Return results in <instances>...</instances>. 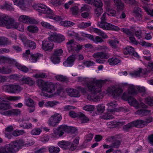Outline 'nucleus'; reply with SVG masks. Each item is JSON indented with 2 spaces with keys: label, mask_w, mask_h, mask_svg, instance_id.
Returning a JSON list of instances; mask_svg holds the SVG:
<instances>
[{
  "label": "nucleus",
  "mask_w": 153,
  "mask_h": 153,
  "mask_svg": "<svg viewBox=\"0 0 153 153\" xmlns=\"http://www.w3.org/2000/svg\"><path fill=\"white\" fill-rule=\"evenodd\" d=\"M71 144L70 142L64 140L59 141L58 143L59 146L65 149H69Z\"/></svg>",
  "instance_id": "19"
},
{
  "label": "nucleus",
  "mask_w": 153,
  "mask_h": 153,
  "mask_svg": "<svg viewBox=\"0 0 153 153\" xmlns=\"http://www.w3.org/2000/svg\"><path fill=\"white\" fill-rule=\"evenodd\" d=\"M93 56L95 58L106 59L109 57L110 55L107 53L100 52L94 53Z\"/></svg>",
  "instance_id": "18"
},
{
  "label": "nucleus",
  "mask_w": 153,
  "mask_h": 153,
  "mask_svg": "<svg viewBox=\"0 0 153 153\" xmlns=\"http://www.w3.org/2000/svg\"><path fill=\"white\" fill-rule=\"evenodd\" d=\"M137 94L135 86L133 85H130L129 87L128 92H124L122 96V99L128 101V103L131 105H132L135 108H146V106L142 102L139 103L136 100L133 98L132 95Z\"/></svg>",
  "instance_id": "1"
},
{
  "label": "nucleus",
  "mask_w": 153,
  "mask_h": 153,
  "mask_svg": "<svg viewBox=\"0 0 153 153\" xmlns=\"http://www.w3.org/2000/svg\"><path fill=\"white\" fill-rule=\"evenodd\" d=\"M68 35L70 36H73L76 39L80 40L82 39L79 36V35L77 33L74 32L73 31H69L68 33Z\"/></svg>",
  "instance_id": "46"
},
{
  "label": "nucleus",
  "mask_w": 153,
  "mask_h": 153,
  "mask_svg": "<svg viewBox=\"0 0 153 153\" xmlns=\"http://www.w3.org/2000/svg\"><path fill=\"white\" fill-rule=\"evenodd\" d=\"M65 39V37L63 35L61 34H56V42L60 43L63 41Z\"/></svg>",
  "instance_id": "54"
},
{
  "label": "nucleus",
  "mask_w": 153,
  "mask_h": 153,
  "mask_svg": "<svg viewBox=\"0 0 153 153\" xmlns=\"http://www.w3.org/2000/svg\"><path fill=\"white\" fill-rule=\"evenodd\" d=\"M27 41V44L30 48L33 50L36 48V44L35 42L30 40H28Z\"/></svg>",
  "instance_id": "41"
},
{
  "label": "nucleus",
  "mask_w": 153,
  "mask_h": 153,
  "mask_svg": "<svg viewBox=\"0 0 153 153\" xmlns=\"http://www.w3.org/2000/svg\"><path fill=\"white\" fill-rule=\"evenodd\" d=\"M136 88L138 91L141 94L142 96H144L146 93L145 88L143 86H137Z\"/></svg>",
  "instance_id": "38"
},
{
  "label": "nucleus",
  "mask_w": 153,
  "mask_h": 153,
  "mask_svg": "<svg viewBox=\"0 0 153 153\" xmlns=\"http://www.w3.org/2000/svg\"><path fill=\"white\" fill-rule=\"evenodd\" d=\"M50 19H53L56 21H61L62 19L60 16L55 15L54 13L52 14L51 15L49 16Z\"/></svg>",
  "instance_id": "56"
},
{
  "label": "nucleus",
  "mask_w": 153,
  "mask_h": 153,
  "mask_svg": "<svg viewBox=\"0 0 153 153\" xmlns=\"http://www.w3.org/2000/svg\"><path fill=\"white\" fill-rule=\"evenodd\" d=\"M11 41L5 37H0V45H8L10 44Z\"/></svg>",
  "instance_id": "37"
},
{
  "label": "nucleus",
  "mask_w": 153,
  "mask_h": 153,
  "mask_svg": "<svg viewBox=\"0 0 153 153\" xmlns=\"http://www.w3.org/2000/svg\"><path fill=\"white\" fill-rule=\"evenodd\" d=\"M58 104H59V102L58 101H48L46 102L45 104V105L46 106L52 107L54 105Z\"/></svg>",
  "instance_id": "57"
},
{
  "label": "nucleus",
  "mask_w": 153,
  "mask_h": 153,
  "mask_svg": "<svg viewBox=\"0 0 153 153\" xmlns=\"http://www.w3.org/2000/svg\"><path fill=\"white\" fill-rule=\"evenodd\" d=\"M19 20L20 22L25 23H30V22L36 23V22L35 20H33V21H31L29 17L24 15L21 16L19 19Z\"/></svg>",
  "instance_id": "17"
},
{
  "label": "nucleus",
  "mask_w": 153,
  "mask_h": 153,
  "mask_svg": "<svg viewBox=\"0 0 153 153\" xmlns=\"http://www.w3.org/2000/svg\"><path fill=\"white\" fill-rule=\"evenodd\" d=\"M119 57L116 56H113L110 58L108 60V62L109 64L111 65H117L120 62Z\"/></svg>",
  "instance_id": "20"
},
{
  "label": "nucleus",
  "mask_w": 153,
  "mask_h": 153,
  "mask_svg": "<svg viewBox=\"0 0 153 153\" xmlns=\"http://www.w3.org/2000/svg\"><path fill=\"white\" fill-rule=\"evenodd\" d=\"M17 64L16 67L19 70L25 73H27L28 71V68L25 66L22 65L18 62Z\"/></svg>",
  "instance_id": "39"
},
{
  "label": "nucleus",
  "mask_w": 153,
  "mask_h": 153,
  "mask_svg": "<svg viewBox=\"0 0 153 153\" xmlns=\"http://www.w3.org/2000/svg\"><path fill=\"white\" fill-rule=\"evenodd\" d=\"M120 144V142L119 140H116L111 144L109 147H112L115 148H118Z\"/></svg>",
  "instance_id": "52"
},
{
  "label": "nucleus",
  "mask_w": 153,
  "mask_h": 153,
  "mask_svg": "<svg viewBox=\"0 0 153 153\" xmlns=\"http://www.w3.org/2000/svg\"><path fill=\"white\" fill-rule=\"evenodd\" d=\"M94 4L97 7H102L103 4L101 0H94Z\"/></svg>",
  "instance_id": "63"
},
{
  "label": "nucleus",
  "mask_w": 153,
  "mask_h": 153,
  "mask_svg": "<svg viewBox=\"0 0 153 153\" xmlns=\"http://www.w3.org/2000/svg\"><path fill=\"white\" fill-rule=\"evenodd\" d=\"M41 25L42 26L47 29H53L54 27L51 25L49 23L45 22H41Z\"/></svg>",
  "instance_id": "45"
},
{
  "label": "nucleus",
  "mask_w": 153,
  "mask_h": 153,
  "mask_svg": "<svg viewBox=\"0 0 153 153\" xmlns=\"http://www.w3.org/2000/svg\"><path fill=\"white\" fill-rule=\"evenodd\" d=\"M134 12L139 20L141 19L142 13L141 9L140 8L138 7H136L134 9Z\"/></svg>",
  "instance_id": "33"
},
{
  "label": "nucleus",
  "mask_w": 153,
  "mask_h": 153,
  "mask_svg": "<svg viewBox=\"0 0 153 153\" xmlns=\"http://www.w3.org/2000/svg\"><path fill=\"white\" fill-rule=\"evenodd\" d=\"M24 140L20 139L16 141L12 142L9 144L11 146V148L12 149H13L12 150L14 153H15L19 150L20 147L24 146Z\"/></svg>",
  "instance_id": "8"
},
{
  "label": "nucleus",
  "mask_w": 153,
  "mask_h": 153,
  "mask_svg": "<svg viewBox=\"0 0 153 153\" xmlns=\"http://www.w3.org/2000/svg\"><path fill=\"white\" fill-rule=\"evenodd\" d=\"M150 112L151 111L150 110L141 109L137 110L135 112V114L138 115L140 117H142L149 115Z\"/></svg>",
  "instance_id": "21"
},
{
  "label": "nucleus",
  "mask_w": 153,
  "mask_h": 153,
  "mask_svg": "<svg viewBox=\"0 0 153 153\" xmlns=\"http://www.w3.org/2000/svg\"><path fill=\"white\" fill-rule=\"evenodd\" d=\"M134 126L139 128H142L145 125L144 123V120H137L133 121Z\"/></svg>",
  "instance_id": "23"
},
{
  "label": "nucleus",
  "mask_w": 153,
  "mask_h": 153,
  "mask_svg": "<svg viewBox=\"0 0 153 153\" xmlns=\"http://www.w3.org/2000/svg\"><path fill=\"white\" fill-rule=\"evenodd\" d=\"M66 91L68 95L71 97H78L80 95L78 91L76 89L68 88L66 89Z\"/></svg>",
  "instance_id": "14"
},
{
  "label": "nucleus",
  "mask_w": 153,
  "mask_h": 153,
  "mask_svg": "<svg viewBox=\"0 0 153 153\" xmlns=\"http://www.w3.org/2000/svg\"><path fill=\"white\" fill-rule=\"evenodd\" d=\"M28 30L32 33H37L39 30L38 27L34 25H31L27 27Z\"/></svg>",
  "instance_id": "40"
},
{
  "label": "nucleus",
  "mask_w": 153,
  "mask_h": 153,
  "mask_svg": "<svg viewBox=\"0 0 153 153\" xmlns=\"http://www.w3.org/2000/svg\"><path fill=\"white\" fill-rule=\"evenodd\" d=\"M15 5H17L21 9L26 10L27 8V1L24 0H12Z\"/></svg>",
  "instance_id": "12"
},
{
  "label": "nucleus",
  "mask_w": 153,
  "mask_h": 153,
  "mask_svg": "<svg viewBox=\"0 0 153 153\" xmlns=\"http://www.w3.org/2000/svg\"><path fill=\"white\" fill-rule=\"evenodd\" d=\"M45 12H43V13L46 14L48 15L47 17L49 18V16L52 15V14H54V12H53V11L50 8L47 7L45 8Z\"/></svg>",
  "instance_id": "59"
},
{
  "label": "nucleus",
  "mask_w": 153,
  "mask_h": 153,
  "mask_svg": "<svg viewBox=\"0 0 153 153\" xmlns=\"http://www.w3.org/2000/svg\"><path fill=\"white\" fill-rule=\"evenodd\" d=\"M101 81H104L102 83H95L94 84V85L95 86V87L99 86V85H100V90L98 92H97L94 90L92 91H89L91 92L88 95L87 97V99L91 101H94L95 102H97L100 100L101 98L102 97L101 95L99 93L101 91V88L102 86V84L105 83L107 81L106 80H100Z\"/></svg>",
  "instance_id": "3"
},
{
  "label": "nucleus",
  "mask_w": 153,
  "mask_h": 153,
  "mask_svg": "<svg viewBox=\"0 0 153 153\" xmlns=\"http://www.w3.org/2000/svg\"><path fill=\"white\" fill-rule=\"evenodd\" d=\"M12 4H8L7 3L3 5H2L1 7V8L2 9H6L7 10H13V7L11 6Z\"/></svg>",
  "instance_id": "49"
},
{
  "label": "nucleus",
  "mask_w": 153,
  "mask_h": 153,
  "mask_svg": "<svg viewBox=\"0 0 153 153\" xmlns=\"http://www.w3.org/2000/svg\"><path fill=\"white\" fill-rule=\"evenodd\" d=\"M97 109L99 113H102L105 110V106L102 104L99 105L97 106Z\"/></svg>",
  "instance_id": "62"
},
{
  "label": "nucleus",
  "mask_w": 153,
  "mask_h": 153,
  "mask_svg": "<svg viewBox=\"0 0 153 153\" xmlns=\"http://www.w3.org/2000/svg\"><path fill=\"white\" fill-rule=\"evenodd\" d=\"M56 33H51L50 36L48 37V39L50 41L56 42Z\"/></svg>",
  "instance_id": "58"
},
{
  "label": "nucleus",
  "mask_w": 153,
  "mask_h": 153,
  "mask_svg": "<svg viewBox=\"0 0 153 153\" xmlns=\"http://www.w3.org/2000/svg\"><path fill=\"white\" fill-rule=\"evenodd\" d=\"M108 42L113 48L114 49L118 48L119 42L118 40L116 39L109 40L108 41Z\"/></svg>",
  "instance_id": "25"
},
{
  "label": "nucleus",
  "mask_w": 153,
  "mask_h": 153,
  "mask_svg": "<svg viewBox=\"0 0 153 153\" xmlns=\"http://www.w3.org/2000/svg\"><path fill=\"white\" fill-rule=\"evenodd\" d=\"M52 62L54 64H58L60 62V57L52 54L51 57Z\"/></svg>",
  "instance_id": "50"
},
{
  "label": "nucleus",
  "mask_w": 153,
  "mask_h": 153,
  "mask_svg": "<svg viewBox=\"0 0 153 153\" xmlns=\"http://www.w3.org/2000/svg\"><path fill=\"white\" fill-rule=\"evenodd\" d=\"M22 81L30 86H33L35 84V82L32 80L31 78L29 77H24L22 78Z\"/></svg>",
  "instance_id": "22"
},
{
  "label": "nucleus",
  "mask_w": 153,
  "mask_h": 153,
  "mask_svg": "<svg viewBox=\"0 0 153 153\" xmlns=\"http://www.w3.org/2000/svg\"><path fill=\"white\" fill-rule=\"evenodd\" d=\"M114 2L118 10H121L123 9L124 4L121 0H114Z\"/></svg>",
  "instance_id": "31"
},
{
  "label": "nucleus",
  "mask_w": 153,
  "mask_h": 153,
  "mask_svg": "<svg viewBox=\"0 0 153 153\" xmlns=\"http://www.w3.org/2000/svg\"><path fill=\"white\" fill-rule=\"evenodd\" d=\"M53 43L44 40L42 42V49L45 51H51L53 48Z\"/></svg>",
  "instance_id": "11"
},
{
  "label": "nucleus",
  "mask_w": 153,
  "mask_h": 153,
  "mask_svg": "<svg viewBox=\"0 0 153 153\" xmlns=\"http://www.w3.org/2000/svg\"><path fill=\"white\" fill-rule=\"evenodd\" d=\"M76 56L74 54L69 56L66 61L63 63V65L65 66H70L73 64L74 62L76 59Z\"/></svg>",
  "instance_id": "16"
},
{
  "label": "nucleus",
  "mask_w": 153,
  "mask_h": 153,
  "mask_svg": "<svg viewBox=\"0 0 153 153\" xmlns=\"http://www.w3.org/2000/svg\"><path fill=\"white\" fill-rule=\"evenodd\" d=\"M134 49L131 46H128L123 51L125 55H131L134 52Z\"/></svg>",
  "instance_id": "36"
},
{
  "label": "nucleus",
  "mask_w": 153,
  "mask_h": 153,
  "mask_svg": "<svg viewBox=\"0 0 153 153\" xmlns=\"http://www.w3.org/2000/svg\"><path fill=\"white\" fill-rule=\"evenodd\" d=\"M48 150L51 153H57L60 150L59 147H56L53 146H51L48 147Z\"/></svg>",
  "instance_id": "48"
},
{
  "label": "nucleus",
  "mask_w": 153,
  "mask_h": 153,
  "mask_svg": "<svg viewBox=\"0 0 153 153\" xmlns=\"http://www.w3.org/2000/svg\"><path fill=\"white\" fill-rule=\"evenodd\" d=\"M6 62V63L9 64H13L16 67L17 65V63H18L14 59L7 57Z\"/></svg>",
  "instance_id": "55"
},
{
  "label": "nucleus",
  "mask_w": 153,
  "mask_h": 153,
  "mask_svg": "<svg viewBox=\"0 0 153 153\" xmlns=\"http://www.w3.org/2000/svg\"><path fill=\"white\" fill-rule=\"evenodd\" d=\"M91 23L90 22H82L79 24L78 26L81 29L85 28L91 26Z\"/></svg>",
  "instance_id": "44"
},
{
  "label": "nucleus",
  "mask_w": 153,
  "mask_h": 153,
  "mask_svg": "<svg viewBox=\"0 0 153 153\" xmlns=\"http://www.w3.org/2000/svg\"><path fill=\"white\" fill-rule=\"evenodd\" d=\"M133 127H134V126L132 121L124 126L123 127V129L124 131H128L131 129Z\"/></svg>",
  "instance_id": "42"
},
{
  "label": "nucleus",
  "mask_w": 153,
  "mask_h": 153,
  "mask_svg": "<svg viewBox=\"0 0 153 153\" xmlns=\"http://www.w3.org/2000/svg\"><path fill=\"white\" fill-rule=\"evenodd\" d=\"M62 119V116L60 114H55L48 119V124L49 126L53 127L56 126Z\"/></svg>",
  "instance_id": "6"
},
{
  "label": "nucleus",
  "mask_w": 153,
  "mask_h": 153,
  "mask_svg": "<svg viewBox=\"0 0 153 153\" xmlns=\"http://www.w3.org/2000/svg\"><path fill=\"white\" fill-rule=\"evenodd\" d=\"M36 10L39 12L42 13L45 12V10L47 7L43 4H39L36 5L35 6Z\"/></svg>",
  "instance_id": "29"
},
{
  "label": "nucleus",
  "mask_w": 153,
  "mask_h": 153,
  "mask_svg": "<svg viewBox=\"0 0 153 153\" xmlns=\"http://www.w3.org/2000/svg\"><path fill=\"white\" fill-rule=\"evenodd\" d=\"M68 126L65 125H61L57 129L54 130L53 136V137L59 138L61 137L64 132L67 133Z\"/></svg>",
  "instance_id": "7"
},
{
  "label": "nucleus",
  "mask_w": 153,
  "mask_h": 153,
  "mask_svg": "<svg viewBox=\"0 0 153 153\" xmlns=\"http://www.w3.org/2000/svg\"><path fill=\"white\" fill-rule=\"evenodd\" d=\"M93 32L99 36H101L103 39L108 38V36L105 33L97 28H94L93 29Z\"/></svg>",
  "instance_id": "28"
},
{
  "label": "nucleus",
  "mask_w": 153,
  "mask_h": 153,
  "mask_svg": "<svg viewBox=\"0 0 153 153\" xmlns=\"http://www.w3.org/2000/svg\"><path fill=\"white\" fill-rule=\"evenodd\" d=\"M100 27L105 30H112L114 31H119L120 28L117 26L109 23H106L104 25L101 24Z\"/></svg>",
  "instance_id": "10"
},
{
  "label": "nucleus",
  "mask_w": 153,
  "mask_h": 153,
  "mask_svg": "<svg viewBox=\"0 0 153 153\" xmlns=\"http://www.w3.org/2000/svg\"><path fill=\"white\" fill-rule=\"evenodd\" d=\"M107 105L108 106L107 109L108 111L110 112H113L115 111L117 104L115 102H112L107 104Z\"/></svg>",
  "instance_id": "24"
},
{
  "label": "nucleus",
  "mask_w": 153,
  "mask_h": 153,
  "mask_svg": "<svg viewBox=\"0 0 153 153\" xmlns=\"http://www.w3.org/2000/svg\"><path fill=\"white\" fill-rule=\"evenodd\" d=\"M78 80L79 82H81L82 83H85L87 87L88 90L92 91H95L98 92L100 90L99 86L95 87L94 84L95 83H102V81H101L100 80H97L96 78H89L88 77L84 78L81 77H77Z\"/></svg>",
  "instance_id": "2"
},
{
  "label": "nucleus",
  "mask_w": 153,
  "mask_h": 153,
  "mask_svg": "<svg viewBox=\"0 0 153 153\" xmlns=\"http://www.w3.org/2000/svg\"><path fill=\"white\" fill-rule=\"evenodd\" d=\"M12 84L5 85L2 87V90L6 92L11 93Z\"/></svg>",
  "instance_id": "47"
},
{
  "label": "nucleus",
  "mask_w": 153,
  "mask_h": 153,
  "mask_svg": "<svg viewBox=\"0 0 153 153\" xmlns=\"http://www.w3.org/2000/svg\"><path fill=\"white\" fill-rule=\"evenodd\" d=\"M63 53V51L60 49H56L55 50L53 54L59 57Z\"/></svg>",
  "instance_id": "60"
},
{
  "label": "nucleus",
  "mask_w": 153,
  "mask_h": 153,
  "mask_svg": "<svg viewBox=\"0 0 153 153\" xmlns=\"http://www.w3.org/2000/svg\"><path fill=\"white\" fill-rule=\"evenodd\" d=\"M11 146L7 144L3 147H0V153H14Z\"/></svg>",
  "instance_id": "15"
},
{
  "label": "nucleus",
  "mask_w": 153,
  "mask_h": 153,
  "mask_svg": "<svg viewBox=\"0 0 153 153\" xmlns=\"http://www.w3.org/2000/svg\"><path fill=\"white\" fill-rule=\"evenodd\" d=\"M55 89V86L51 82H45V85L43 88V91H46L50 93H53Z\"/></svg>",
  "instance_id": "9"
},
{
  "label": "nucleus",
  "mask_w": 153,
  "mask_h": 153,
  "mask_svg": "<svg viewBox=\"0 0 153 153\" xmlns=\"http://www.w3.org/2000/svg\"><path fill=\"white\" fill-rule=\"evenodd\" d=\"M25 105L30 108L28 109L30 113L33 112L35 109L34 101L30 98H28L25 100Z\"/></svg>",
  "instance_id": "13"
},
{
  "label": "nucleus",
  "mask_w": 153,
  "mask_h": 153,
  "mask_svg": "<svg viewBox=\"0 0 153 153\" xmlns=\"http://www.w3.org/2000/svg\"><path fill=\"white\" fill-rule=\"evenodd\" d=\"M42 55L39 53L33 54L31 55L30 60L32 62H36L37 60L39 59L40 57H42Z\"/></svg>",
  "instance_id": "32"
},
{
  "label": "nucleus",
  "mask_w": 153,
  "mask_h": 153,
  "mask_svg": "<svg viewBox=\"0 0 153 153\" xmlns=\"http://www.w3.org/2000/svg\"><path fill=\"white\" fill-rule=\"evenodd\" d=\"M106 14L105 13H104L102 16L101 18V21L100 23H98L97 25L100 27V25L101 24L102 25H104L105 23H107L106 22Z\"/></svg>",
  "instance_id": "53"
},
{
  "label": "nucleus",
  "mask_w": 153,
  "mask_h": 153,
  "mask_svg": "<svg viewBox=\"0 0 153 153\" xmlns=\"http://www.w3.org/2000/svg\"><path fill=\"white\" fill-rule=\"evenodd\" d=\"M74 42V40L71 39L70 41H69L67 42L66 44L68 46V47L69 51H70L73 50H74L75 49L74 48V45H73V43Z\"/></svg>",
  "instance_id": "43"
},
{
  "label": "nucleus",
  "mask_w": 153,
  "mask_h": 153,
  "mask_svg": "<svg viewBox=\"0 0 153 153\" xmlns=\"http://www.w3.org/2000/svg\"><path fill=\"white\" fill-rule=\"evenodd\" d=\"M103 12L102 7H97L95 10V14L97 17H98Z\"/></svg>",
  "instance_id": "61"
},
{
  "label": "nucleus",
  "mask_w": 153,
  "mask_h": 153,
  "mask_svg": "<svg viewBox=\"0 0 153 153\" xmlns=\"http://www.w3.org/2000/svg\"><path fill=\"white\" fill-rule=\"evenodd\" d=\"M6 113L9 116H17L20 114V111L19 109H14L8 110Z\"/></svg>",
  "instance_id": "30"
},
{
  "label": "nucleus",
  "mask_w": 153,
  "mask_h": 153,
  "mask_svg": "<svg viewBox=\"0 0 153 153\" xmlns=\"http://www.w3.org/2000/svg\"><path fill=\"white\" fill-rule=\"evenodd\" d=\"M21 98L20 96H10L7 98L4 97H0L1 103L0 110H6L9 109L11 108L10 105L6 102L8 100L10 101H17Z\"/></svg>",
  "instance_id": "5"
},
{
  "label": "nucleus",
  "mask_w": 153,
  "mask_h": 153,
  "mask_svg": "<svg viewBox=\"0 0 153 153\" xmlns=\"http://www.w3.org/2000/svg\"><path fill=\"white\" fill-rule=\"evenodd\" d=\"M25 133L24 131L23 130H15L13 133V135L15 137H17L22 135Z\"/></svg>",
  "instance_id": "51"
},
{
  "label": "nucleus",
  "mask_w": 153,
  "mask_h": 153,
  "mask_svg": "<svg viewBox=\"0 0 153 153\" xmlns=\"http://www.w3.org/2000/svg\"><path fill=\"white\" fill-rule=\"evenodd\" d=\"M146 103L151 106H153V98L149 97L145 98Z\"/></svg>",
  "instance_id": "64"
},
{
  "label": "nucleus",
  "mask_w": 153,
  "mask_h": 153,
  "mask_svg": "<svg viewBox=\"0 0 153 153\" xmlns=\"http://www.w3.org/2000/svg\"><path fill=\"white\" fill-rule=\"evenodd\" d=\"M22 89L19 85H14L12 84L11 87V93H19Z\"/></svg>",
  "instance_id": "27"
},
{
  "label": "nucleus",
  "mask_w": 153,
  "mask_h": 153,
  "mask_svg": "<svg viewBox=\"0 0 153 153\" xmlns=\"http://www.w3.org/2000/svg\"><path fill=\"white\" fill-rule=\"evenodd\" d=\"M78 117L80 118L82 124L87 123L89 121V119L84 114L80 112Z\"/></svg>",
  "instance_id": "35"
},
{
  "label": "nucleus",
  "mask_w": 153,
  "mask_h": 153,
  "mask_svg": "<svg viewBox=\"0 0 153 153\" xmlns=\"http://www.w3.org/2000/svg\"><path fill=\"white\" fill-rule=\"evenodd\" d=\"M11 69L7 67H2L0 68V73L3 74H8L11 71Z\"/></svg>",
  "instance_id": "34"
},
{
  "label": "nucleus",
  "mask_w": 153,
  "mask_h": 153,
  "mask_svg": "<svg viewBox=\"0 0 153 153\" xmlns=\"http://www.w3.org/2000/svg\"><path fill=\"white\" fill-rule=\"evenodd\" d=\"M0 26L5 27L7 28L17 29L19 24L14 22V20L8 17L0 16Z\"/></svg>",
  "instance_id": "4"
},
{
  "label": "nucleus",
  "mask_w": 153,
  "mask_h": 153,
  "mask_svg": "<svg viewBox=\"0 0 153 153\" xmlns=\"http://www.w3.org/2000/svg\"><path fill=\"white\" fill-rule=\"evenodd\" d=\"M110 92L112 93L113 97L116 99L123 92V91L120 88H118L114 90L111 91Z\"/></svg>",
  "instance_id": "26"
}]
</instances>
